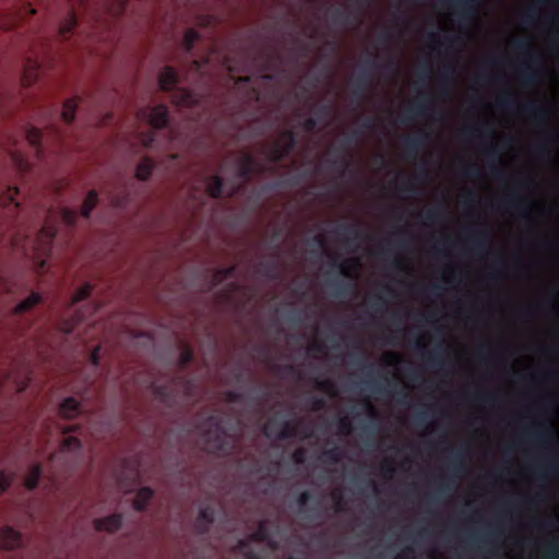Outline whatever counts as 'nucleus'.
<instances>
[{
  "label": "nucleus",
  "instance_id": "1",
  "mask_svg": "<svg viewBox=\"0 0 559 559\" xmlns=\"http://www.w3.org/2000/svg\"><path fill=\"white\" fill-rule=\"evenodd\" d=\"M179 75L175 68L165 67L158 75V84L162 91L171 92V102L177 106L192 107L198 104V95L185 87H177Z\"/></svg>",
  "mask_w": 559,
  "mask_h": 559
},
{
  "label": "nucleus",
  "instance_id": "2",
  "mask_svg": "<svg viewBox=\"0 0 559 559\" xmlns=\"http://www.w3.org/2000/svg\"><path fill=\"white\" fill-rule=\"evenodd\" d=\"M140 115L146 118L153 130L140 134V141L146 148L157 147V131L168 128L169 110L166 105H157L141 110Z\"/></svg>",
  "mask_w": 559,
  "mask_h": 559
},
{
  "label": "nucleus",
  "instance_id": "3",
  "mask_svg": "<svg viewBox=\"0 0 559 559\" xmlns=\"http://www.w3.org/2000/svg\"><path fill=\"white\" fill-rule=\"evenodd\" d=\"M202 436L212 452H224L227 448L226 431L223 420L217 415H210L202 424Z\"/></svg>",
  "mask_w": 559,
  "mask_h": 559
},
{
  "label": "nucleus",
  "instance_id": "4",
  "mask_svg": "<svg viewBox=\"0 0 559 559\" xmlns=\"http://www.w3.org/2000/svg\"><path fill=\"white\" fill-rule=\"evenodd\" d=\"M175 385L183 388L187 396H192L194 390V380L186 374H178L173 379L171 384H160L154 386V394L163 402L168 404L175 397Z\"/></svg>",
  "mask_w": 559,
  "mask_h": 559
},
{
  "label": "nucleus",
  "instance_id": "5",
  "mask_svg": "<svg viewBox=\"0 0 559 559\" xmlns=\"http://www.w3.org/2000/svg\"><path fill=\"white\" fill-rule=\"evenodd\" d=\"M299 424L298 420H283L281 423L270 420L264 426V435L277 440L292 439L297 436Z\"/></svg>",
  "mask_w": 559,
  "mask_h": 559
},
{
  "label": "nucleus",
  "instance_id": "6",
  "mask_svg": "<svg viewBox=\"0 0 559 559\" xmlns=\"http://www.w3.org/2000/svg\"><path fill=\"white\" fill-rule=\"evenodd\" d=\"M262 165L252 154L243 153L239 160L237 177L248 182L254 175L262 173Z\"/></svg>",
  "mask_w": 559,
  "mask_h": 559
},
{
  "label": "nucleus",
  "instance_id": "7",
  "mask_svg": "<svg viewBox=\"0 0 559 559\" xmlns=\"http://www.w3.org/2000/svg\"><path fill=\"white\" fill-rule=\"evenodd\" d=\"M524 68L520 70L521 81L524 86H534L540 82L538 67L539 60L532 55L523 62Z\"/></svg>",
  "mask_w": 559,
  "mask_h": 559
},
{
  "label": "nucleus",
  "instance_id": "8",
  "mask_svg": "<svg viewBox=\"0 0 559 559\" xmlns=\"http://www.w3.org/2000/svg\"><path fill=\"white\" fill-rule=\"evenodd\" d=\"M554 435L552 426L544 423H536L533 428L524 431V439L537 444H546Z\"/></svg>",
  "mask_w": 559,
  "mask_h": 559
},
{
  "label": "nucleus",
  "instance_id": "9",
  "mask_svg": "<svg viewBox=\"0 0 559 559\" xmlns=\"http://www.w3.org/2000/svg\"><path fill=\"white\" fill-rule=\"evenodd\" d=\"M259 58L261 61V70L263 72L262 78L264 80L272 81L274 75L269 72L276 71L280 68V53L275 50L262 51L259 53Z\"/></svg>",
  "mask_w": 559,
  "mask_h": 559
},
{
  "label": "nucleus",
  "instance_id": "10",
  "mask_svg": "<svg viewBox=\"0 0 559 559\" xmlns=\"http://www.w3.org/2000/svg\"><path fill=\"white\" fill-rule=\"evenodd\" d=\"M450 469L452 472V476L454 477V479L448 477L447 481H442L439 487V490L441 492H450L456 488V478L463 471V452L453 453V456L450 462Z\"/></svg>",
  "mask_w": 559,
  "mask_h": 559
},
{
  "label": "nucleus",
  "instance_id": "11",
  "mask_svg": "<svg viewBox=\"0 0 559 559\" xmlns=\"http://www.w3.org/2000/svg\"><path fill=\"white\" fill-rule=\"evenodd\" d=\"M490 240V234L486 228L477 227L469 230V243L471 249L483 255L487 252L488 242Z\"/></svg>",
  "mask_w": 559,
  "mask_h": 559
},
{
  "label": "nucleus",
  "instance_id": "12",
  "mask_svg": "<svg viewBox=\"0 0 559 559\" xmlns=\"http://www.w3.org/2000/svg\"><path fill=\"white\" fill-rule=\"evenodd\" d=\"M215 521V510L212 506L202 507L194 522V530L200 535H205L210 532L212 524Z\"/></svg>",
  "mask_w": 559,
  "mask_h": 559
},
{
  "label": "nucleus",
  "instance_id": "13",
  "mask_svg": "<svg viewBox=\"0 0 559 559\" xmlns=\"http://www.w3.org/2000/svg\"><path fill=\"white\" fill-rule=\"evenodd\" d=\"M507 210H512L523 218H531V209L527 202L518 192H512L501 203Z\"/></svg>",
  "mask_w": 559,
  "mask_h": 559
},
{
  "label": "nucleus",
  "instance_id": "14",
  "mask_svg": "<svg viewBox=\"0 0 559 559\" xmlns=\"http://www.w3.org/2000/svg\"><path fill=\"white\" fill-rule=\"evenodd\" d=\"M432 111V106L428 99H424L415 103L411 108L406 110L402 121L408 123L417 117H426Z\"/></svg>",
  "mask_w": 559,
  "mask_h": 559
},
{
  "label": "nucleus",
  "instance_id": "15",
  "mask_svg": "<svg viewBox=\"0 0 559 559\" xmlns=\"http://www.w3.org/2000/svg\"><path fill=\"white\" fill-rule=\"evenodd\" d=\"M21 534L10 526L0 530V547L4 549H14L21 545Z\"/></svg>",
  "mask_w": 559,
  "mask_h": 559
},
{
  "label": "nucleus",
  "instance_id": "16",
  "mask_svg": "<svg viewBox=\"0 0 559 559\" xmlns=\"http://www.w3.org/2000/svg\"><path fill=\"white\" fill-rule=\"evenodd\" d=\"M122 526V515L115 513L105 518L95 520V528L97 531H106L109 533L117 532Z\"/></svg>",
  "mask_w": 559,
  "mask_h": 559
},
{
  "label": "nucleus",
  "instance_id": "17",
  "mask_svg": "<svg viewBox=\"0 0 559 559\" xmlns=\"http://www.w3.org/2000/svg\"><path fill=\"white\" fill-rule=\"evenodd\" d=\"M371 84L372 75L370 72L366 70L360 71L355 80V88L353 91V95L358 99L364 98Z\"/></svg>",
  "mask_w": 559,
  "mask_h": 559
},
{
  "label": "nucleus",
  "instance_id": "18",
  "mask_svg": "<svg viewBox=\"0 0 559 559\" xmlns=\"http://www.w3.org/2000/svg\"><path fill=\"white\" fill-rule=\"evenodd\" d=\"M522 110L525 115L533 117L537 122L540 123H545L549 118L548 110L536 100H532L523 105Z\"/></svg>",
  "mask_w": 559,
  "mask_h": 559
},
{
  "label": "nucleus",
  "instance_id": "19",
  "mask_svg": "<svg viewBox=\"0 0 559 559\" xmlns=\"http://www.w3.org/2000/svg\"><path fill=\"white\" fill-rule=\"evenodd\" d=\"M335 235L346 242L360 240L365 237L362 230L355 225H340L334 230Z\"/></svg>",
  "mask_w": 559,
  "mask_h": 559
},
{
  "label": "nucleus",
  "instance_id": "20",
  "mask_svg": "<svg viewBox=\"0 0 559 559\" xmlns=\"http://www.w3.org/2000/svg\"><path fill=\"white\" fill-rule=\"evenodd\" d=\"M78 26V16L73 10H70L58 27L59 36L64 40L68 39Z\"/></svg>",
  "mask_w": 559,
  "mask_h": 559
},
{
  "label": "nucleus",
  "instance_id": "21",
  "mask_svg": "<svg viewBox=\"0 0 559 559\" xmlns=\"http://www.w3.org/2000/svg\"><path fill=\"white\" fill-rule=\"evenodd\" d=\"M225 182L219 175H213L206 178V192L213 199L222 198Z\"/></svg>",
  "mask_w": 559,
  "mask_h": 559
},
{
  "label": "nucleus",
  "instance_id": "22",
  "mask_svg": "<svg viewBox=\"0 0 559 559\" xmlns=\"http://www.w3.org/2000/svg\"><path fill=\"white\" fill-rule=\"evenodd\" d=\"M154 497V490L150 487H142L138 492L133 501L134 510L142 512L146 510L151 500Z\"/></svg>",
  "mask_w": 559,
  "mask_h": 559
},
{
  "label": "nucleus",
  "instance_id": "23",
  "mask_svg": "<svg viewBox=\"0 0 559 559\" xmlns=\"http://www.w3.org/2000/svg\"><path fill=\"white\" fill-rule=\"evenodd\" d=\"M60 414L66 418H74L81 412V404L75 397H67L60 405Z\"/></svg>",
  "mask_w": 559,
  "mask_h": 559
},
{
  "label": "nucleus",
  "instance_id": "24",
  "mask_svg": "<svg viewBox=\"0 0 559 559\" xmlns=\"http://www.w3.org/2000/svg\"><path fill=\"white\" fill-rule=\"evenodd\" d=\"M535 472L540 480H547L558 472V461L556 459H551L543 462L536 466Z\"/></svg>",
  "mask_w": 559,
  "mask_h": 559
},
{
  "label": "nucleus",
  "instance_id": "25",
  "mask_svg": "<svg viewBox=\"0 0 559 559\" xmlns=\"http://www.w3.org/2000/svg\"><path fill=\"white\" fill-rule=\"evenodd\" d=\"M293 152L288 151L280 141L267 147V158L272 163H280L289 156Z\"/></svg>",
  "mask_w": 559,
  "mask_h": 559
},
{
  "label": "nucleus",
  "instance_id": "26",
  "mask_svg": "<svg viewBox=\"0 0 559 559\" xmlns=\"http://www.w3.org/2000/svg\"><path fill=\"white\" fill-rule=\"evenodd\" d=\"M426 144L425 136L407 138L405 140V152L407 157H416Z\"/></svg>",
  "mask_w": 559,
  "mask_h": 559
},
{
  "label": "nucleus",
  "instance_id": "27",
  "mask_svg": "<svg viewBox=\"0 0 559 559\" xmlns=\"http://www.w3.org/2000/svg\"><path fill=\"white\" fill-rule=\"evenodd\" d=\"M40 302H41L40 294L33 292L27 298H25L24 300H22L20 304L16 305L14 312L16 314L25 313Z\"/></svg>",
  "mask_w": 559,
  "mask_h": 559
},
{
  "label": "nucleus",
  "instance_id": "28",
  "mask_svg": "<svg viewBox=\"0 0 559 559\" xmlns=\"http://www.w3.org/2000/svg\"><path fill=\"white\" fill-rule=\"evenodd\" d=\"M445 349L443 347V344L440 342L438 343L433 350L429 353L427 356H425V360L432 367H442L443 360H444Z\"/></svg>",
  "mask_w": 559,
  "mask_h": 559
},
{
  "label": "nucleus",
  "instance_id": "29",
  "mask_svg": "<svg viewBox=\"0 0 559 559\" xmlns=\"http://www.w3.org/2000/svg\"><path fill=\"white\" fill-rule=\"evenodd\" d=\"M25 138L27 142L37 151V153L40 154L43 140L41 130L36 127L29 126L25 130Z\"/></svg>",
  "mask_w": 559,
  "mask_h": 559
},
{
  "label": "nucleus",
  "instance_id": "30",
  "mask_svg": "<svg viewBox=\"0 0 559 559\" xmlns=\"http://www.w3.org/2000/svg\"><path fill=\"white\" fill-rule=\"evenodd\" d=\"M153 168H154V163H153L152 158L143 157L136 166L135 177L139 180L145 181L151 177Z\"/></svg>",
  "mask_w": 559,
  "mask_h": 559
},
{
  "label": "nucleus",
  "instance_id": "31",
  "mask_svg": "<svg viewBox=\"0 0 559 559\" xmlns=\"http://www.w3.org/2000/svg\"><path fill=\"white\" fill-rule=\"evenodd\" d=\"M278 262L277 255L275 258L263 261L259 264V272L267 278H277Z\"/></svg>",
  "mask_w": 559,
  "mask_h": 559
},
{
  "label": "nucleus",
  "instance_id": "32",
  "mask_svg": "<svg viewBox=\"0 0 559 559\" xmlns=\"http://www.w3.org/2000/svg\"><path fill=\"white\" fill-rule=\"evenodd\" d=\"M76 108L78 100L75 98H69L63 103L61 118L67 124H70L74 121Z\"/></svg>",
  "mask_w": 559,
  "mask_h": 559
},
{
  "label": "nucleus",
  "instance_id": "33",
  "mask_svg": "<svg viewBox=\"0 0 559 559\" xmlns=\"http://www.w3.org/2000/svg\"><path fill=\"white\" fill-rule=\"evenodd\" d=\"M98 203V193L95 190H90L83 204L81 214L84 218L88 219L92 211L96 207Z\"/></svg>",
  "mask_w": 559,
  "mask_h": 559
},
{
  "label": "nucleus",
  "instance_id": "34",
  "mask_svg": "<svg viewBox=\"0 0 559 559\" xmlns=\"http://www.w3.org/2000/svg\"><path fill=\"white\" fill-rule=\"evenodd\" d=\"M277 141H280L286 148H288V151L293 152L298 144V136L293 129H286L281 133Z\"/></svg>",
  "mask_w": 559,
  "mask_h": 559
},
{
  "label": "nucleus",
  "instance_id": "35",
  "mask_svg": "<svg viewBox=\"0 0 559 559\" xmlns=\"http://www.w3.org/2000/svg\"><path fill=\"white\" fill-rule=\"evenodd\" d=\"M19 189L16 187H8L5 193L0 198V203L5 206H13L14 210L20 207V203L16 201Z\"/></svg>",
  "mask_w": 559,
  "mask_h": 559
},
{
  "label": "nucleus",
  "instance_id": "36",
  "mask_svg": "<svg viewBox=\"0 0 559 559\" xmlns=\"http://www.w3.org/2000/svg\"><path fill=\"white\" fill-rule=\"evenodd\" d=\"M344 456V451L338 445H333L322 452V459L324 462L330 464L338 463Z\"/></svg>",
  "mask_w": 559,
  "mask_h": 559
},
{
  "label": "nucleus",
  "instance_id": "37",
  "mask_svg": "<svg viewBox=\"0 0 559 559\" xmlns=\"http://www.w3.org/2000/svg\"><path fill=\"white\" fill-rule=\"evenodd\" d=\"M360 263L356 258L346 259L340 264V272L345 277H353L354 273L359 269Z\"/></svg>",
  "mask_w": 559,
  "mask_h": 559
},
{
  "label": "nucleus",
  "instance_id": "38",
  "mask_svg": "<svg viewBox=\"0 0 559 559\" xmlns=\"http://www.w3.org/2000/svg\"><path fill=\"white\" fill-rule=\"evenodd\" d=\"M200 34L198 31L193 28H189L185 35H183V48L188 55H192V50L194 48V45L200 39Z\"/></svg>",
  "mask_w": 559,
  "mask_h": 559
},
{
  "label": "nucleus",
  "instance_id": "39",
  "mask_svg": "<svg viewBox=\"0 0 559 559\" xmlns=\"http://www.w3.org/2000/svg\"><path fill=\"white\" fill-rule=\"evenodd\" d=\"M43 474V468L39 464H36L32 467L29 475L25 480V486L29 490H34L38 487L40 477Z\"/></svg>",
  "mask_w": 559,
  "mask_h": 559
},
{
  "label": "nucleus",
  "instance_id": "40",
  "mask_svg": "<svg viewBox=\"0 0 559 559\" xmlns=\"http://www.w3.org/2000/svg\"><path fill=\"white\" fill-rule=\"evenodd\" d=\"M331 16L334 23L341 25H347L349 22V16H353V13L345 8H335L331 12Z\"/></svg>",
  "mask_w": 559,
  "mask_h": 559
},
{
  "label": "nucleus",
  "instance_id": "41",
  "mask_svg": "<svg viewBox=\"0 0 559 559\" xmlns=\"http://www.w3.org/2000/svg\"><path fill=\"white\" fill-rule=\"evenodd\" d=\"M330 286L335 289V292H334L335 296H345L348 293L353 292L355 288V285L353 283L342 282L338 280L331 281Z\"/></svg>",
  "mask_w": 559,
  "mask_h": 559
},
{
  "label": "nucleus",
  "instance_id": "42",
  "mask_svg": "<svg viewBox=\"0 0 559 559\" xmlns=\"http://www.w3.org/2000/svg\"><path fill=\"white\" fill-rule=\"evenodd\" d=\"M444 211L439 207H433L423 213V219L427 224H435L443 219Z\"/></svg>",
  "mask_w": 559,
  "mask_h": 559
},
{
  "label": "nucleus",
  "instance_id": "43",
  "mask_svg": "<svg viewBox=\"0 0 559 559\" xmlns=\"http://www.w3.org/2000/svg\"><path fill=\"white\" fill-rule=\"evenodd\" d=\"M85 319V314L78 311L72 318L64 320L61 330L66 334H70L74 331L75 326Z\"/></svg>",
  "mask_w": 559,
  "mask_h": 559
},
{
  "label": "nucleus",
  "instance_id": "44",
  "mask_svg": "<svg viewBox=\"0 0 559 559\" xmlns=\"http://www.w3.org/2000/svg\"><path fill=\"white\" fill-rule=\"evenodd\" d=\"M92 290H93V286L90 283H85L84 285H82L74 294L71 305L74 306V305L87 299L90 297V295L92 294Z\"/></svg>",
  "mask_w": 559,
  "mask_h": 559
},
{
  "label": "nucleus",
  "instance_id": "45",
  "mask_svg": "<svg viewBox=\"0 0 559 559\" xmlns=\"http://www.w3.org/2000/svg\"><path fill=\"white\" fill-rule=\"evenodd\" d=\"M193 359L194 353L192 348L189 345H185L178 358V366L185 369L193 361Z\"/></svg>",
  "mask_w": 559,
  "mask_h": 559
},
{
  "label": "nucleus",
  "instance_id": "46",
  "mask_svg": "<svg viewBox=\"0 0 559 559\" xmlns=\"http://www.w3.org/2000/svg\"><path fill=\"white\" fill-rule=\"evenodd\" d=\"M236 272H237L236 265L221 267L216 271L214 277L218 283H221L224 280L234 277L236 275Z\"/></svg>",
  "mask_w": 559,
  "mask_h": 559
},
{
  "label": "nucleus",
  "instance_id": "47",
  "mask_svg": "<svg viewBox=\"0 0 559 559\" xmlns=\"http://www.w3.org/2000/svg\"><path fill=\"white\" fill-rule=\"evenodd\" d=\"M78 217L79 213L76 210L64 207L61 211V219L70 227H73L76 224Z\"/></svg>",
  "mask_w": 559,
  "mask_h": 559
},
{
  "label": "nucleus",
  "instance_id": "48",
  "mask_svg": "<svg viewBox=\"0 0 559 559\" xmlns=\"http://www.w3.org/2000/svg\"><path fill=\"white\" fill-rule=\"evenodd\" d=\"M497 103H498L499 107H501L502 109H506V110H512L516 104L515 98H514L513 94H511V93H506L503 95H500L497 98Z\"/></svg>",
  "mask_w": 559,
  "mask_h": 559
},
{
  "label": "nucleus",
  "instance_id": "49",
  "mask_svg": "<svg viewBox=\"0 0 559 559\" xmlns=\"http://www.w3.org/2000/svg\"><path fill=\"white\" fill-rule=\"evenodd\" d=\"M463 133L464 134H468V135H481V136H487V138H490L492 139L493 138V130L491 128H486V129H479L477 127H473V128H465L463 130Z\"/></svg>",
  "mask_w": 559,
  "mask_h": 559
},
{
  "label": "nucleus",
  "instance_id": "50",
  "mask_svg": "<svg viewBox=\"0 0 559 559\" xmlns=\"http://www.w3.org/2000/svg\"><path fill=\"white\" fill-rule=\"evenodd\" d=\"M429 39L433 44H439L441 46L451 47V46H453V44L456 41L457 38L453 37V36H445L441 40L440 36L437 33H431V34H429Z\"/></svg>",
  "mask_w": 559,
  "mask_h": 559
},
{
  "label": "nucleus",
  "instance_id": "51",
  "mask_svg": "<svg viewBox=\"0 0 559 559\" xmlns=\"http://www.w3.org/2000/svg\"><path fill=\"white\" fill-rule=\"evenodd\" d=\"M62 448L69 451H79L82 448V443L79 438L70 436L63 440Z\"/></svg>",
  "mask_w": 559,
  "mask_h": 559
},
{
  "label": "nucleus",
  "instance_id": "52",
  "mask_svg": "<svg viewBox=\"0 0 559 559\" xmlns=\"http://www.w3.org/2000/svg\"><path fill=\"white\" fill-rule=\"evenodd\" d=\"M464 177L468 179H478L481 178L483 174L480 169L476 165H469L463 170Z\"/></svg>",
  "mask_w": 559,
  "mask_h": 559
},
{
  "label": "nucleus",
  "instance_id": "53",
  "mask_svg": "<svg viewBox=\"0 0 559 559\" xmlns=\"http://www.w3.org/2000/svg\"><path fill=\"white\" fill-rule=\"evenodd\" d=\"M245 399L243 393L235 390H229L225 393V400L228 403H241Z\"/></svg>",
  "mask_w": 559,
  "mask_h": 559
},
{
  "label": "nucleus",
  "instance_id": "54",
  "mask_svg": "<svg viewBox=\"0 0 559 559\" xmlns=\"http://www.w3.org/2000/svg\"><path fill=\"white\" fill-rule=\"evenodd\" d=\"M57 235V230L53 226H43L40 229V237L51 242Z\"/></svg>",
  "mask_w": 559,
  "mask_h": 559
},
{
  "label": "nucleus",
  "instance_id": "55",
  "mask_svg": "<svg viewBox=\"0 0 559 559\" xmlns=\"http://www.w3.org/2000/svg\"><path fill=\"white\" fill-rule=\"evenodd\" d=\"M513 47L518 51L530 52V50H531V43H530L528 39L520 38V39H515L513 41Z\"/></svg>",
  "mask_w": 559,
  "mask_h": 559
},
{
  "label": "nucleus",
  "instance_id": "56",
  "mask_svg": "<svg viewBox=\"0 0 559 559\" xmlns=\"http://www.w3.org/2000/svg\"><path fill=\"white\" fill-rule=\"evenodd\" d=\"M310 500H312V495H311V492H310V491L305 490V491H302V492L299 495L297 502H298V506H299L300 512H302V513L305 512V507H306V504H307Z\"/></svg>",
  "mask_w": 559,
  "mask_h": 559
},
{
  "label": "nucleus",
  "instance_id": "57",
  "mask_svg": "<svg viewBox=\"0 0 559 559\" xmlns=\"http://www.w3.org/2000/svg\"><path fill=\"white\" fill-rule=\"evenodd\" d=\"M337 426L340 432L343 435H348L352 431V424L347 417H341L337 421Z\"/></svg>",
  "mask_w": 559,
  "mask_h": 559
},
{
  "label": "nucleus",
  "instance_id": "58",
  "mask_svg": "<svg viewBox=\"0 0 559 559\" xmlns=\"http://www.w3.org/2000/svg\"><path fill=\"white\" fill-rule=\"evenodd\" d=\"M267 537V531H266V526H265V523H261L259 525V530L251 535V540H259V542H263L265 540Z\"/></svg>",
  "mask_w": 559,
  "mask_h": 559
},
{
  "label": "nucleus",
  "instance_id": "59",
  "mask_svg": "<svg viewBox=\"0 0 559 559\" xmlns=\"http://www.w3.org/2000/svg\"><path fill=\"white\" fill-rule=\"evenodd\" d=\"M326 406V401L323 397L312 396L310 399V407L312 411H321Z\"/></svg>",
  "mask_w": 559,
  "mask_h": 559
},
{
  "label": "nucleus",
  "instance_id": "60",
  "mask_svg": "<svg viewBox=\"0 0 559 559\" xmlns=\"http://www.w3.org/2000/svg\"><path fill=\"white\" fill-rule=\"evenodd\" d=\"M332 499L334 502L335 511L342 512L345 510V502L341 492H333Z\"/></svg>",
  "mask_w": 559,
  "mask_h": 559
},
{
  "label": "nucleus",
  "instance_id": "61",
  "mask_svg": "<svg viewBox=\"0 0 559 559\" xmlns=\"http://www.w3.org/2000/svg\"><path fill=\"white\" fill-rule=\"evenodd\" d=\"M538 13L537 10L534 8H531L524 15H523V23L526 25H532L537 20Z\"/></svg>",
  "mask_w": 559,
  "mask_h": 559
},
{
  "label": "nucleus",
  "instance_id": "62",
  "mask_svg": "<svg viewBox=\"0 0 559 559\" xmlns=\"http://www.w3.org/2000/svg\"><path fill=\"white\" fill-rule=\"evenodd\" d=\"M371 307L376 312H383L388 307V301L382 296H378Z\"/></svg>",
  "mask_w": 559,
  "mask_h": 559
},
{
  "label": "nucleus",
  "instance_id": "63",
  "mask_svg": "<svg viewBox=\"0 0 559 559\" xmlns=\"http://www.w3.org/2000/svg\"><path fill=\"white\" fill-rule=\"evenodd\" d=\"M475 397L481 402H485L487 404H495L497 401V396L489 392H481L477 393Z\"/></svg>",
  "mask_w": 559,
  "mask_h": 559
},
{
  "label": "nucleus",
  "instance_id": "64",
  "mask_svg": "<svg viewBox=\"0 0 559 559\" xmlns=\"http://www.w3.org/2000/svg\"><path fill=\"white\" fill-rule=\"evenodd\" d=\"M547 557L559 559V540L550 543L547 547Z\"/></svg>",
  "mask_w": 559,
  "mask_h": 559
}]
</instances>
